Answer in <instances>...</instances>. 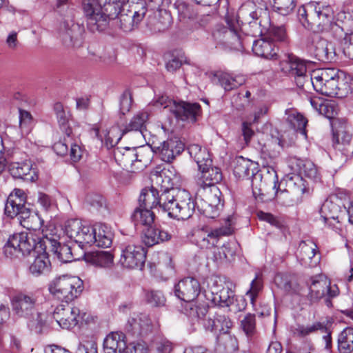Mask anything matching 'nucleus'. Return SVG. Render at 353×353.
<instances>
[{"mask_svg": "<svg viewBox=\"0 0 353 353\" xmlns=\"http://www.w3.org/2000/svg\"><path fill=\"white\" fill-rule=\"evenodd\" d=\"M83 10L88 28L93 32L105 30L108 15L116 14L120 28L131 32L152 12L144 0H83Z\"/></svg>", "mask_w": 353, "mask_h": 353, "instance_id": "obj_1", "label": "nucleus"}, {"mask_svg": "<svg viewBox=\"0 0 353 353\" xmlns=\"http://www.w3.org/2000/svg\"><path fill=\"white\" fill-rule=\"evenodd\" d=\"M43 239L38 241L32 234L24 232L10 236L3 248L4 255L8 258H17L21 254H29L34 259L29 266V272L35 276L48 272L50 261Z\"/></svg>", "mask_w": 353, "mask_h": 353, "instance_id": "obj_2", "label": "nucleus"}, {"mask_svg": "<svg viewBox=\"0 0 353 353\" xmlns=\"http://www.w3.org/2000/svg\"><path fill=\"white\" fill-rule=\"evenodd\" d=\"M297 17L304 28L314 32L332 31L334 24L332 8L316 2L300 6Z\"/></svg>", "mask_w": 353, "mask_h": 353, "instance_id": "obj_3", "label": "nucleus"}, {"mask_svg": "<svg viewBox=\"0 0 353 353\" xmlns=\"http://www.w3.org/2000/svg\"><path fill=\"white\" fill-rule=\"evenodd\" d=\"M161 209L170 218L187 220L194 212L195 203L185 190H171L161 194Z\"/></svg>", "mask_w": 353, "mask_h": 353, "instance_id": "obj_4", "label": "nucleus"}, {"mask_svg": "<svg viewBox=\"0 0 353 353\" xmlns=\"http://www.w3.org/2000/svg\"><path fill=\"white\" fill-rule=\"evenodd\" d=\"M117 163L129 172L143 170L150 161V151L143 147L117 148L114 150Z\"/></svg>", "mask_w": 353, "mask_h": 353, "instance_id": "obj_5", "label": "nucleus"}, {"mask_svg": "<svg viewBox=\"0 0 353 353\" xmlns=\"http://www.w3.org/2000/svg\"><path fill=\"white\" fill-rule=\"evenodd\" d=\"M48 290L57 299L69 303L81 295L83 290V282L78 276L62 275L50 283Z\"/></svg>", "mask_w": 353, "mask_h": 353, "instance_id": "obj_6", "label": "nucleus"}, {"mask_svg": "<svg viewBox=\"0 0 353 353\" xmlns=\"http://www.w3.org/2000/svg\"><path fill=\"white\" fill-rule=\"evenodd\" d=\"M310 85L318 92L328 97H341V85H345L334 69L313 71Z\"/></svg>", "mask_w": 353, "mask_h": 353, "instance_id": "obj_7", "label": "nucleus"}, {"mask_svg": "<svg viewBox=\"0 0 353 353\" xmlns=\"http://www.w3.org/2000/svg\"><path fill=\"white\" fill-rule=\"evenodd\" d=\"M195 207L205 216L214 219L223 208L221 192L217 186L203 187L195 198Z\"/></svg>", "mask_w": 353, "mask_h": 353, "instance_id": "obj_8", "label": "nucleus"}, {"mask_svg": "<svg viewBox=\"0 0 353 353\" xmlns=\"http://www.w3.org/2000/svg\"><path fill=\"white\" fill-rule=\"evenodd\" d=\"M273 178L271 179V183H274V188L276 189V194L278 199L281 200L285 205H296L301 201L302 195L306 190L303 179L299 175H294L288 177L285 181L287 188L283 191L279 190L276 188L277 175L274 169H272Z\"/></svg>", "mask_w": 353, "mask_h": 353, "instance_id": "obj_9", "label": "nucleus"}, {"mask_svg": "<svg viewBox=\"0 0 353 353\" xmlns=\"http://www.w3.org/2000/svg\"><path fill=\"white\" fill-rule=\"evenodd\" d=\"M282 72L294 79L296 85L304 88L310 85L313 73L307 69V63L298 57L289 54L280 63Z\"/></svg>", "mask_w": 353, "mask_h": 353, "instance_id": "obj_10", "label": "nucleus"}, {"mask_svg": "<svg viewBox=\"0 0 353 353\" xmlns=\"http://www.w3.org/2000/svg\"><path fill=\"white\" fill-rule=\"evenodd\" d=\"M237 17L236 20L241 21V23L253 24L260 30L264 26L263 23L268 22L269 13L263 1H247L239 8Z\"/></svg>", "mask_w": 353, "mask_h": 353, "instance_id": "obj_11", "label": "nucleus"}, {"mask_svg": "<svg viewBox=\"0 0 353 353\" xmlns=\"http://www.w3.org/2000/svg\"><path fill=\"white\" fill-rule=\"evenodd\" d=\"M227 26L222 27L214 33V37L221 43L234 50H242L248 41L242 39L239 20L227 17Z\"/></svg>", "mask_w": 353, "mask_h": 353, "instance_id": "obj_12", "label": "nucleus"}, {"mask_svg": "<svg viewBox=\"0 0 353 353\" xmlns=\"http://www.w3.org/2000/svg\"><path fill=\"white\" fill-rule=\"evenodd\" d=\"M152 151L161 159L167 163H171L184 150V143L178 138H171L159 143H153L151 145Z\"/></svg>", "mask_w": 353, "mask_h": 353, "instance_id": "obj_13", "label": "nucleus"}, {"mask_svg": "<svg viewBox=\"0 0 353 353\" xmlns=\"http://www.w3.org/2000/svg\"><path fill=\"white\" fill-rule=\"evenodd\" d=\"M209 290L211 294L210 299L216 305L228 307L233 303L234 292L225 281L220 278L212 280L209 284Z\"/></svg>", "mask_w": 353, "mask_h": 353, "instance_id": "obj_14", "label": "nucleus"}, {"mask_svg": "<svg viewBox=\"0 0 353 353\" xmlns=\"http://www.w3.org/2000/svg\"><path fill=\"white\" fill-rule=\"evenodd\" d=\"M64 230L65 234L81 248L86 247L87 243L92 241L91 227L83 225L79 219L68 220L65 223Z\"/></svg>", "mask_w": 353, "mask_h": 353, "instance_id": "obj_15", "label": "nucleus"}, {"mask_svg": "<svg viewBox=\"0 0 353 353\" xmlns=\"http://www.w3.org/2000/svg\"><path fill=\"white\" fill-rule=\"evenodd\" d=\"M146 252L141 245H128L121 250L119 263L128 269H141L145 263Z\"/></svg>", "mask_w": 353, "mask_h": 353, "instance_id": "obj_16", "label": "nucleus"}, {"mask_svg": "<svg viewBox=\"0 0 353 353\" xmlns=\"http://www.w3.org/2000/svg\"><path fill=\"white\" fill-rule=\"evenodd\" d=\"M80 310L75 306L65 304L58 305L52 314V319L63 329H70L78 324Z\"/></svg>", "mask_w": 353, "mask_h": 353, "instance_id": "obj_17", "label": "nucleus"}, {"mask_svg": "<svg viewBox=\"0 0 353 353\" xmlns=\"http://www.w3.org/2000/svg\"><path fill=\"white\" fill-rule=\"evenodd\" d=\"M171 113L177 120L194 123L201 116L202 110L198 103L179 101L172 105Z\"/></svg>", "mask_w": 353, "mask_h": 353, "instance_id": "obj_18", "label": "nucleus"}, {"mask_svg": "<svg viewBox=\"0 0 353 353\" xmlns=\"http://www.w3.org/2000/svg\"><path fill=\"white\" fill-rule=\"evenodd\" d=\"M200 292V283L192 277L181 279L174 285L175 296L188 303L194 301Z\"/></svg>", "mask_w": 353, "mask_h": 353, "instance_id": "obj_19", "label": "nucleus"}, {"mask_svg": "<svg viewBox=\"0 0 353 353\" xmlns=\"http://www.w3.org/2000/svg\"><path fill=\"white\" fill-rule=\"evenodd\" d=\"M232 232L231 218L228 217L225 221V225L211 230L205 234H201L197 239V245L201 249H212L216 245L221 236L230 235Z\"/></svg>", "mask_w": 353, "mask_h": 353, "instance_id": "obj_20", "label": "nucleus"}, {"mask_svg": "<svg viewBox=\"0 0 353 353\" xmlns=\"http://www.w3.org/2000/svg\"><path fill=\"white\" fill-rule=\"evenodd\" d=\"M83 32V26L74 23L72 19L66 20L63 23V29L60 37L65 46L77 47L81 43Z\"/></svg>", "mask_w": 353, "mask_h": 353, "instance_id": "obj_21", "label": "nucleus"}, {"mask_svg": "<svg viewBox=\"0 0 353 353\" xmlns=\"http://www.w3.org/2000/svg\"><path fill=\"white\" fill-rule=\"evenodd\" d=\"M152 321L145 314H139L128 319L125 330L133 336H143L152 331Z\"/></svg>", "mask_w": 353, "mask_h": 353, "instance_id": "obj_22", "label": "nucleus"}, {"mask_svg": "<svg viewBox=\"0 0 353 353\" xmlns=\"http://www.w3.org/2000/svg\"><path fill=\"white\" fill-rule=\"evenodd\" d=\"M91 237H92L90 243H87V246L95 245L101 248H109L112 243L113 233L111 228L105 224L97 223L91 227Z\"/></svg>", "mask_w": 353, "mask_h": 353, "instance_id": "obj_23", "label": "nucleus"}, {"mask_svg": "<svg viewBox=\"0 0 353 353\" xmlns=\"http://www.w3.org/2000/svg\"><path fill=\"white\" fill-rule=\"evenodd\" d=\"M36 299L33 296L19 294L12 300V309L19 316L29 317L35 311Z\"/></svg>", "mask_w": 353, "mask_h": 353, "instance_id": "obj_24", "label": "nucleus"}, {"mask_svg": "<svg viewBox=\"0 0 353 353\" xmlns=\"http://www.w3.org/2000/svg\"><path fill=\"white\" fill-rule=\"evenodd\" d=\"M32 166L33 164L30 160H26L22 162L12 163L9 170L14 177L34 182L38 179V176L36 168Z\"/></svg>", "mask_w": 353, "mask_h": 353, "instance_id": "obj_25", "label": "nucleus"}, {"mask_svg": "<svg viewBox=\"0 0 353 353\" xmlns=\"http://www.w3.org/2000/svg\"><path fill=\"white\" fill-rule=\"evenodd\" d=\"M24 192L20 189H14L8 196L4 208L5 215L13 219L20 213L22 205L26 203Z\"/></svg>", "mask_w": 353, "mask_h": 353, "instance_id": "obj_26", "label": "nucleus"}, {"mask_svg": "<svg viewBox=\"0 0 353 353\" xmlns=\"http://www.w3.org/2000/svg\"><path fill=\"white\" fill-rule=\"evenodd\" d=\"M252 51L256 56L267 59H276L278 57V48L265 36L253 42Z\"/></svg>", "mask_w": 353, "mask_h": 353, "instance_id": "obj_27", "label": "nucleus"}, {"mask_svg": "<svg viewBox=\"0 0 353 353\" xmlns=\"http://www.w3.org/2000/svg\"><path fill=\"white\" fill-rule=\"evenodd\" d=\"M46 248H50L57 259L63 263L71 262L74 260L71 248L68 245H61L55 239L46 236L43 239Z\"/></svg>", "mask_w": 353, "mask_h": 353, "instance_id": "obj_28", "label": "nucleus"}, {"mask_svg": "<svg viewBox=\"0 0 353 353\" xmlns=\"http://www.w3.org/2000/svg\"><path fill=\"white\" fill-rule=\"evenodd\" d=\"M314 54L322 62H332L336 56L334 45L324 39H320L315 42Z\"/></svg>", "mask_w": 353, "mask_h": 353, "instance_id": "obj_29", "label": "nucleus"}, {"mask_svg": "<svg viewBox=\"0 0 353 353\" xmlns=\"http://www.w3.org/2000/svg\"><path fill=\"white\" fill-rule=\"evenodd\" d=\"M202 324L206 330L214 333L219 332V334L228 332L232 325L228 317L219 314H217L214 319H203Z\"/></svg>", "mask_w": 353, "mask_h": 353, "instance_id": "obj_30", "label": "nucleus"}, {"mask_svg": "<svg viewBox=\"0 0 353 353\" xmlns=\"http://www.w3.org/2000/svg\"><path fill=\"white\" fill-rule=\"evenodd\" d=\"M332 32L338 38L347 37L353 34V17L350 14H339L334 22Z\"/></svg>", "mask_w": 353, "mask_h": 353, "instance_id": "obj_31", "label": "nucleus"}, {"mask_svg": "<svg viewBox=\"0 0 353 353\" xmlns=\"http://www.w3.org/2000/svg\"><path fill=\"white\" fill-rule=\"evenodd\" d=\"M169 170H163L161 172H154L151 174L150 179L152 182V185L157 188L159 192L165 193L171 190H178L173 188L174 185L175 178H172L168 174Z\"/></svg>", "mask_w": 353, "mask_h": 353, "instance_id": "obj_32", "label": "nucleus"}, {"mask_svg": "<svg viewBox=\"0 0 353 353\" xmlns=\"http://www.w3.org/2000/svg\"><path fill=\"white\" fill-rule=\"evenodd\" d=\"M161 194L157 188L152 185L142 190L139 198L140 207L145 208H154L158 205L161 208Z\"/></svg>", "mask_w": 353, "mask_h": 353, "instance_id": "obj_33", "label": "nucleus"}, {"mask_svg": "<svg viewBox=\"0 0 353 353\" xmlns=\"http://www.w3.org/2000/svg\"><path fill=\"white\" fill-rule=\"evenodd\" d=\"M201 172L200 183L203 187L216 186L223 179L221 169L218 167L204 165L203 169H199Z\"/></svg>", "mask_w": 353, "mask_h": 353, "instance_id": "obj_34", "label": "nucleus"}, {"mask_svg": "<svg viewBox=\"0 0 353 353\" xmlns=\"http://www.w3.org/2000/svg\"><path fill=\"white\" fill-rule=\"evenodd\" d=\"M257 166L255 162L243 157H238L234 161L233 172L239 179L248 178L252 172L256 170Z\"/></svg>", "mask_w": 353, "mask_h": 353, "instance_id": "obj_35", "label": "nucleus"}, {"mask_svg": "<svg viewBox=\"0 0 353 353\" xmlns=\"http://www.w3.org/2000/svg\"><path fill=\"white\" fill-rule=\"evenodd\" d=\"M170 238L171 234L167 231L161 228H154L150 226L144 231L142 239L147 246L150 247L168 241Z\"/></svg>", "mask_w": 353, "mask_h": 353, "instance_id": "obj_36", "label": "nucleus"}, {"mask_svg": "<svg viewBox=\"0 0 353 353\" xmlns=\"http://www.w3.org/2000/svg\"><path fill=\"white\" fill-rule=\"evenodd\" d=\"M190 157L196 163L199 169H203L204 165H211L212 159L208 150L199 144H190L188 147Z\"/></svg>", "mask_w": 353, "mask_h": 353, "instance_id": "obj_37", "label": "nucleus"}, {"mask_svg": "<svg viewBox=\"0 0 353 353\" xmlns=\"http://www.w3.org/2000/svg\"><path fill=\"white\" fill-rule=\"evenodd\" d=\"M260 34H265V36L272 42H279L287 45L289 43V37L286 32L285 26H270L268 29L263 26L260 29Z\"/></svg>", "mask_w": 353, "mask_h": 353, "instance_id": "obj_38", "label": "nucleus"}, {"mask_svg": "<svg viewBox=\"0 0 353 353\" xmlns=\"http://www.w3.org/2000/svg\"><path fill=\"white\" fill-rule=\"evenodd\" d=\"M85 259L91 264L102 268H110L114 264L113 255L107 251L91 252L86 255Z\"/></svg>", "mask_w": 353, "mask_h": 353, "instance_id": "obj_39", "label": "nucleus"}, {"mask_svg": "<svg viewBox=\"0 0 353 353\" xmlns=\"http://www.w3.org/2000/svg\"><path fill=\"white\" fill-rule=\"evenodd\" d=\"M286 121L291 128L303 135H306L305 126L307 120L295 109L285 110Z\"/></svg>", "mask_w": 353, "mask_h": 353, "instance_id": "obj_40", "label": "nucleus"}, {"mask_svg": "<svg viewBox=\"0 0 353 353\" xmlns=\"http://www.w3.org/2000/svg\"><path fill=\"white\" fill-rule=\"evenodd\" d=\"M238 349L236 339L230 334L228 332L219 334L216 353H233Z\"/></svg>", "mask_w": 353, "mask_h": 353, "instance_id": "obj_41", "label": "nucleus"}, {"mask_svg": "<svg viewBox=\"0 0 353 353\" xmlns=\"http://www.w3.org/2000/svg\"><path fill=\"white\" fill-rule=\"evenodd\" d=\"M218 81V83L223 88L225 91H230L237 88L243 85L245 79L243 76L232 77L228 73H218L214 74L213 81Z\"/></svg>", "mask_w": 353, "mask_h": 353, "instance_id": "obj_42", "label": "nucleus"}, {"mask_svg": "<svg viewBox=\"0 0 353 353\" xmlns=\"http://www.w3.org/2000/svg\"><path fill=\"white\" fill-rule=\"evenodd\" d=\"M131 219L135 225L150 227L154 221L155 214L151 210L139 206L134 211Z\"/></svg>", "mask_w": 353, "mask_h": 353, "instance_id": "obj_43", "label": "nucleus"}, {"mask_svg": "<svg viewBox=\"0 0 353 353\" xmlns=\"http://www.w3.org/2000/svg\"><path fill=\"white\" fill-rule=\"evenodd\" d=\"M341 206L331 200H326L321 208V217L325 222L330 219L336 220L338 223L341 222Z\"/></svg>", "mask_w": 353, "mask_h": 353, "instance_id": "obj_44", "label": "nucleus"}, {"mask_svg": "<svg viewBox=\"0 0 353 353\" xmlns=\"http://www.w3.org/2000/svg\"><path fill=\"white\" fill-rule=\"evenodd\" d=\"M26 318L28 319V325L30 329L37 333H41L43 328L50 324L49 319H52V316L46 313H40L35 311L29 317Z\"/></svg>", "mask_w": 353, "mask_h": 353, "instance_id": "obj_45", "label": "nucleus"}, {"mask_svg": "<svg viewBox=\"0 0 353 353\" xmlns=\"http://www.w3.org/2000/svg\"><path fill=\"white\" fill-rule=\"evenodd\" d=\"M125 344L118 333L112 332L108 334L103 341L105 353H119Z\"/></svg>", "mask_w": 353, "mask_h": 353, "instance_id": "obj_46", "label": "nucleus"}, {"mask_svg": "<svg viewBox=\"0 0 353 353\" xmlns=\"http://www.w3.org/2000/svg\"><path fill=\"white\" fill-rule=\"evenodd\" d=\"M94 131L95 136L98 137L101 142H104V145L108 149L114 147L121 140L123 134L125 132V130L121 132V130L117 127H112L104 134L105 139L103 141L99 133V129H94Z\"/></svg>", "mask_w": 353, "mask_h": 353, "instance_id": "obj_47", "label": "nucleus"}, {"mask_svg": "<svg viewBox=\"0 0 353 353\" xmlns=\"http://www.w3.org/2000/svg\"><path fill=\"white\" fill-rule=\"evenodd\" d=\"M327 281L325 279H314L310 286L308 297L312 302H316L326 296Z\"/></svg>", "mask_w": 353, "mask_h": 353, "instance_id": "obj_48", "label": "nucleus"}, {"mask_svg": "<svg viewBox=\"0 0 353 353\" xmlns=\"http://www.w3.org/2000/svg\"><path fill=\"white\" fill-rule=\"evenodd\" d=\"M338 347L341 353H351L353 351V328L344 329L338 338Z\"/></svg>", "mask_w": 353, "mask_h": 353, "instance_id": "obj_49", "label": "nucleus"}, {"mask_svg": "<svg viewBox=\"0 0 353 353\" xmlns=\"http://www.w3.org/2000/svg\"><path fill=\"white\" fill-rule=\"evenodd\" d=\"M316 245L312 241H303L298 249L297 257L303 263L310 261L316 254Z\"/></svg>", "mask_w": 353, "mask_h": 353, "instance_id": "obj_50", "label": "nucleus"}, {"mask_svg": "<svg viewBox=\"0 0 353 353\" xmlns=\"http://www.w3.org/2000/svg\"><path fill=\"white\" fill-rule=\"evenodd\" d=\"M149 114L146 111L139 112L131 119L128 125L125 128V132L134 130L139 131V133L142 134L143 130L145 127V123L148 119Z\"/></svg>", "mask_w": 353, "mask_h": 353, "instance_id": "obj_51", "label": "nucleus"}, {"mask_svg": "<svg viewBox=\"0 0 353 353\" xmlns=\"http://www.w3.org/2000/svg\"><path fill=\"white\" fill-rule=\"evenodd\" d=\"M248 178L251 179L253 195L256 197L257 196L262 194L263 188L265 186L268 182V179L263 181V176L262 172L259 170L257 168L254 172H252Z\"/></svg>", "mask_w": 353, "mask_h": 353, "instance_id": "obj_52", "label": "nucleus"}, {"mask_svg": "<svg viewBox=\"0 0 353 353\" xmlns=\"http://www.w3.org/2000/svg\"><path fill=\"white\" fill-rule=\"evenodd\" d=\"M318 330L323 332H327L326 326L321 322H314L312 325H299L295 328L294 334L300 337H305L311 334L315 333Z\"/></svg>", "mask_w": 353, "mask_h": 353, "instance_id": "obj_53", "label": "nucleus"}, {"mask_svg": "<svg viewBox=\"0 0 353 353\" xmlns=\"http://www.w3.org/2000/svg\"><path fill=\"white\" fill-rule=\"evenodd\" d=\"M155 17H158L156 22L151 20L148 21V23L156 26V28L161 30L167 29L172 23L171 14L164 9H159L154 12Z\"/></svg>", "mask_w": 353, "mask_h": 353, "instance_id": "obj_54", "label": "nucleus"}, {"mask_svg": "<svg viewBox=\"0 0 353 353\" xmlns=\"http://www.w3.org/2000/svg\"><path fill=\"white\" fill-rule=\"evenodd\" d=\"M274 10L279 14L286 16L294 9L296 0H273Z\"/></svg>", "mask_w": 353, "mask_h": 353, "instance_id": "obj_55", "label": "nucleus"}, {"mask_svg": "<svg viewBox=\"0 0 353 353\" xmlns=\"http://www.w3.org/2000/svg\"><path fill=\"white\" fill-rule=\"evenodd\" d=\"M241 327L248 336H252L256 331L255 315L247 314L241 321Z\"/></svg>", "mask_w": 353, "mask_h": 353, "instance_id": "obj_56", "label": "nucleus"}, {"mask_svg": "<svg viewBox=\"0 0 353 353\" xmlns=\"http://www.w3.org/2000/svg\"><path fill=\"white\" fill-rule=\"evenodd\" d=\"M185 310L189 316L201 319L204 318L208 312V307L205 305H196L194 301L187 303Z\"/></svg>", "mask_w": 353, "mask_h": 353, "instance_id": "obj_57", "label": "nucleus"}, {"mask_svg": "<svg viewBox=\"0 0 353 353\" xmlns=\"http://www.w3.org/2000/svg\"><path fill=\"white\" fill-rule=\"evenodd\" d=\"M146 301L148 303L154 307H161L165 305V298L162 292L158 290H151L148 292L145 295Z\"/></svg>", "mask_w": 353, "mask_h": 353, "instance_id": "obj_58", "label": "nucleus"}, {"mask_svg": "<svg viewBox=\"0 0 353 353\" xmlns=\"http://www.w3.org/2000/svg\"><path fill=\"white\" fill-rule=\"evenodd\" d=\"M263 288V283L261 279L258 278V276L252 281L250 283V288L246 292V295L250 297L251 303L254 304L256 297L259 293Z\"/></svg>", "mask_w": 353, "mask_h": 353, "instance_id": "obj_59", "label": "nucleus"}, {"mask_svg": "<svg viewBox=\"0 0 353 353\" xmlns=\"http://www.w3.org/2000/svg\"><path fill=\"white\" fill-rule=\"evenodd\" d=\"M33 123V118L30 113L24 110H19V125L23 131L29 132Z\"/></svg>", "mask_w": 353, "mask_h": 353, "instance_id": "obj_60", "label": "nucleus"}, {"mask_svg": "<svg viewBox=\"0 0 353 353\" xmlns=\"http://www.w3.org/2000/svg\"><path fill=\"white\" fill-rule=\"evenodd\" d=\"M300 170L305 176L309 179H314L317 177V169L315 165L310 161H304L300 165Z\"/></svg>", "mask_w": 353, "mask_h": 353, "instance_id": "obj_61", "label": "nucleus"}, {"mask_svg": "<svg viewBox=\"0 0 353 353\" xmlns=\"http://www.w3.org/2000/svg\"><path fill=\"white\" fill-rule=\"evenodd\" d=\"M176 101L170 99L166 95H161L158 97L155 100H154V105L157 108H169L170 112H171V109H172V105L174 103H176Z\"/></svg>", "mask_w": 353, "mask_h": 353, "instance_id": "obj_62", "label": "nucleus"}, {"mask_svg": "<svg viewBox=\"0 0 353 353\" xmlns=\"http://www.w3.org/2000/svg\"><path fill=\"white\" fill-rule=\"evenodd\" d=\"M132 105V95L130 91L125 90L121 97L120 110L123 114L130 111Z\"/></svg>", "mask_w": 353, "mask_h": 353, "instance_id": "obj_63", "label": "nucleus"}, {"mask_svg": "<svg viewBox=\"0 0 353 353\" xmlns=\"http://www.w3.org/2000/svg\"><path fill=\"white\" fill-rule=\"evenodd\" d=\"M344 54L350 59H353V34L344 37L342 43Z\"/></svg>", "mask_w": 353, "mask_h": 353, "instance_id": "obj_64", "label": "nucleus"}]
</instances>
